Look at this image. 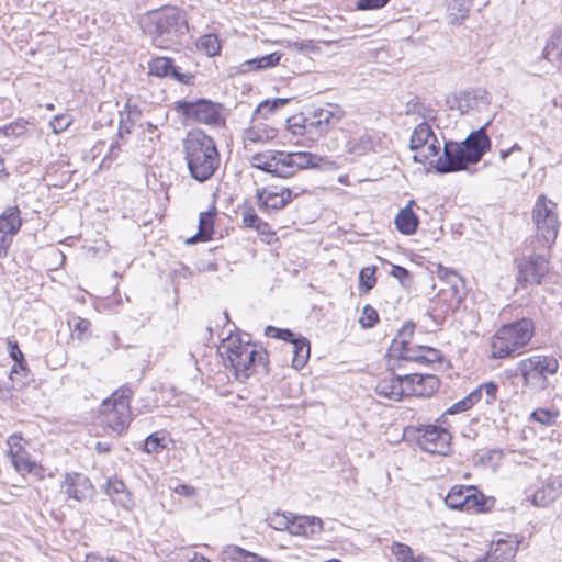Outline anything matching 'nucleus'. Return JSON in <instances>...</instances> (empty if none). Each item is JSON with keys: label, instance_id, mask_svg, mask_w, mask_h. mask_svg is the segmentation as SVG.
Here are the masks:
<instances>
[{"label": "nucleus", "instance_id": "1", "mask_svg": "<svg viewBox=\"0 0 562 562\" xmlns=\"http://www.w3.org/2000/svg\"><path fill=\"white\" fill-rule=\"evenodd\" d=\"M140 26L151 43L161 49L180 45L189 31L184 12L175 7L147 13L140 19Z\"/></svg>", "mask_w": 562, "mask_h": 562}, {"label": "nucleus", "instance_id": "2", "mask_svg": "<svg viewBox=\"0 0 562 562\" xmlns=\"http://www.w3.org/2000/svg\"><path fill=\"white\" fill-rule=\"evenodd\" d=\"M218 351L239 381H245L255 374L259 368L267 370L268 353L257 348L250 341H244L239 335H229L223 339Z\"/></svg>", "mask_w": 562, "mask_h": 562}, {"label": "nucleus", "instance_id": "3", "mask_svg": "<svg viewBox=\"0 0 562 562\" xmlns=\"http://www.w3.org/2000/svg\"><path fill=\"white\" fill-rule=\"evenodd\" d=\"M184 159L189 172L199 182L209 180L220 167V154L214 139L193 131L183 140Z\"/></svg>", "mask_w": 562, "mask_h": 562}, {"label": "nucleus", "instance_id": "4", "mask_svg": "<svg viewBox=\"0 0 562 562\" xmlns=\"http://www.w3.org/2000/svg\"><path fill=\"white\" fill-rule=\"evenodd\" d=\"M535 327L529 318L503 325L491 342V356L503 359L520 353L533 337Z\"/></svg>", "mask_w": 562, "mask_h": 562}, {"label": "nucleus", "instance_id": "5", "mask_svg": "<svg viewBox=\"0 0 562 562\" xmlns=\"http://www.w3.org/2000/svg\"><path fill=\"white\" fill-rule=\"evenodd\" d=\"M132 394V389L124 385L102 402L100 422L109 435L121 436L128 428L132 420L130 406Z\"/></svg>", "mask_w": 562, "mask_h": 562}, {"label": "nucleus", "instance_id": "6", "mask_svg": "<svg viewBox=\"0 0 562 562\" xmlns=\"http://www.w3.org/2000/svg\"><path fill=\"white\" fill-rule=\"evenodd\" d=\"M524 386L533 392L544 391L549 385V376L559 370V361L553 356L533 355L521 359L517 364Z\"/></svg>", "mask_w": 562, "mask_h": 562}, {"label": "nucleus", "instance_id": "7", "mask_svg": "<svg viewBox=\"0 0 562 562\" xmlns=\"http://www.w3.org/2000/svg\"><path fill=\"white\" fill-rule=\"evenodd\" d=\"M532 222L536 227V243L540 247L551 248L560 227L557 204L540 195L532 210Z\"/></svg>", "mask_w": 562, "mask_h": 562}, {"label": "nucleus", "instance_id": "8", "mask_svg": "<svg viewBox=\"0 0 562 562\" xmlns=\"http://www.w3.org/2000/svg\"><path fill=\"white\" fill-rule=\"evenodd\" d=\"M409 149L416 162L434 168L441 151V143L429 122L417 124L411 135Z\"/></svg>", "mask_w": 562, "mask_h": 562}, {"label": "nucleus", "instance_id": "9", "mask_svg": "<svg viewBox=\"0 0 562 562\" xmlns=\"http://www.w3.org/2000/svg\"><path fill=\"white\" fill-rule=\"evenodd\" d=\"M445 503L451 509L483 513L487 510L488 498L473 485H454L448 492Z\"/></svg>", "mask_w": 562, "mask_h": 562}, {"label": "nucleus", "instance_id": "10", "mask_svg": "<svg viewBox=\"0 0 562 562\" xmlns=\"http://www.w3.org/2000/svg\"><path fill=\"white\" fill-rule=\"evenodd\" d=\"M418 447L431 454L447 456L451 451L450 432L437 425H426L418 428Z\"/></svg>", "mask_w": 562, "mask_h": 562}, {"label": "nucleus", "instance_id": "11", "mask_svg": "<svg viewBox=\"0 0 562 562\" xmlns=\"http://www.w3.org/2000/svg\"><path fill=\"white\" fill-rule=\"evenodd\" d=\"M177 110L186 117L195 120L200 123L214 126L224 123V119L221 114V106L211 101L199 100L196 102H178Z\"/></svg>", "mask_w": 562, "mask_h": 562}, {"label": "nucleus", "instance_id": "12", "mask_svg": "<svg viewBox=\"0 0 562 562\" xmlns=\"http://www.w3.org/2000/svg\"><path fill=\"white\" fill-rule=\"evenodd\" d=\"M470 164H476L472 161V158L468 157V151L463 149L461 143L448 142L442 148V155H439L435 164V169L438 172H454L463 170Z\"/></svg>", "mask_w": 562, "mask_h": 562}, {"label": "nucleus", "instance_id": "13", "mask_svg": "<svg viewBox=\"0 0 562 562\" xmlns=\"http://www.w3.org/2000/svg\"><path fill=\"white\" fill-rule=\"evenodd\" d=\"M391 351L400 359L429 364L440 360L437 349L426 346H412L408 340L393 339Z\"/></svg>", "mask_w": 562, "mask_h": 562}, {"label": "nucleus", "instance_id": "14", "mask_svg": "<svg viewBox=\"0 0 562 562\" xmlns=\"http://www.w3.org/2000/svg\"><path fill=\"white\" fill-rule=\"evenodd\" d=\"M516 267L521 283L540 284L549 272V261L541 255L524 256L516 260Z\"/></svg>", "mask_w": 562, "mask_h": 562}, {"label": "nucleus", "instance_id": "15", "mask_svg": "<svg viewBox=\"0 0 562 562\" xmlns=\"http://www.w3.org/2000/svg\"><path fill=\"white\" fill-rule=\"evenodd\" d=\"M323 160L321 156L307 151H282L281 178L291 177L301 169L319 167Z\"/></svg>", "mask_w": 562, "mask_h": 562}, {"label": "nucleus", "instance_id": "16", "mask_svg": "<svg viewBox=\"0 0 562 562\" xmlns=\"http://www.w3.org/2000/svg\"><path fill=\"white\" fill-rule=\"evenodd\" d=\"M22 225L20 211L15 206H10L0 214V257L8 254L13 236L19 232Z\"/></svg>", "mask_w": 562, "mask_h": 562}, {"label": "nucleus", "instance_id": "17", "mask_svg": "<svg viewBox=\"0 0 562 562\" xmlns=\"http://www.w3.org/2000/svg\"><path fill=\"white\" fill-rule=\"evenodd\" d=\"M256 198L261 211H270L283 209L293 199V194L289 188L265 187L257 190Z\"/></svg>", "mask_w": 562, "mask_h": 562}, {"label": "nucleus", "instance_id": "18", "mask_svg": "<svg viewBox=\"0 0 562 562\" xmlns=\"http://www.w3.org/2000/svg\"><path fill=\"white\" fill-rule=\"evenodd\" d=\"M406 386V374L400 376L389 373L378 381L374 391L380 397L391 401H401L404 396H408Z\"/></svg>", "mask_w": 562, "mask_h": 562}, {"label": "nucleus", "instance_id": "19", "mask_svg": "<svg viewBox=\"0 0 562 562\" xmlns=\"http://www.w3.org/2000/svg\"><path fill=\"white\" fill-rule=\"evenodd\" d=\"M562 493V482L560 479H548L532 493L530 501L533 506L547 507L554 503Z\"/></svg>", "mask_w": 562, "mask_h": 562}, {"label": "nucleus", "instance_id": "20", "mask_svg": "<svg viewBox=\"0 0 562 562\" xmlns=\"http://www.w3.org/2000/svg\"><path fill=\"white\" fill-rule=\"evenodd\" d=\"M63 488L69 498L78 502L85 501L92 493L90 480L80 473H67Z\"/></svg>", "mask_w": 562, "mask_h": 562}, {"label": "nucleus", "instance_id": "21", "mask_svg": "<svg viewBox=\"0 0 562 562\" xmlns=\"http://www.w3.org/2000/svg\"><path fill=\"white\" fill-rule=\"evenodd\" d=\"M277 134V130L272 126L254 121L249 127L244 130L243 142L246 148H250L252 145H263L274 139Z\"/></svg>", "mask_w": 562, "mask_h": 562}, {"label": "nucleus", "instance_id": "22", "mask_svg": "<svg viewBox=\"0 0 562 562\" xmlns=\"http://www.w3.org/2000/svg\"><path fill=\"white\" fill-rule=\"evenodd\" d=\"M408 396H428L439 386V380L432 374H406Z\"/></svg>", "mask_w": 562, "mask_h": 562}, {"label": "nucleus", "instance_id": "23", "mask_svg": "<svg viewBox=\"0 0 562 562\" xmlns=\"http://www.w3.org/2000/svg\"><path fill=\"white\" fill-rule=\"evenodd\" d=\"M463 149L468 151V157L472 161H480L486 150L491 147V139L485 132V127H481L472 132L462 143Z\"/></svg>", "mask_w": 562, "mask_h": 562}, {"label": "nucleus", "instance_id": "24", "mask_svg": "<svg viewBox=\"0 0 562 562\" xmlns=\"http://www.w3.org/2000/svg\"><path fill=\"white\" fill-rule=\"evenodd\" d=\"M341 117L342 110L338 105L328 104L314 112L310 125L323 133L329 126L337 124Z\"/></svg>", "mask_w": 562, "mask_h": 562}, {"label": "nucleus", "instance_id": "25", "mask_svg": "<svg viewBox=\"0 0 562 562\" xmlns=\"http://www.w3.org/2000/svg\"><path fill=\"white\" fill-rule=\"evenodd\" d=\"M282 151L257 153L251 156L250 162L254 168L281 177Z\"/></svg>", "mask_w": 562, "mask_h": 562}, {"label": "nucleus", "instance_id": "26", "mask_svg": "<svg viewBox=\"0 0 562 562\" xmlns=\"http://www.w3.org/2000/svg\"><path fill=\"white\" fill-rule=\"evenodd\" d=\"M149 74L157 77H170L180 82L188 83L187 76L175 67L171 58L168 57H156L149 63Z\"/></svg>", "mask_w": 562, "mask_h": 562}, {"label": "nucleus", "instance_id": "27", "mask_svg": "<svg viewBox=\"0 0 562 562\" xmlns=\"http://www.w3.org/2000/svg\"><path fill=\"white\" fill-rule=\"evenodd\" d=\"M519 546L517 536H509L508 539L497 540L487 552L495 562H512Z\"/></svg>", "mask_w": 562, "mask_h": 562}, {"label": "nucleus", "instance_id": "28", "mask_svg": "<svg viewBox=\"0 0 562 562\" xmlns=\"http://www.w3.org/2000/svg\"><path fill=\"white\" fill-rule=\"evenodd\" d=\"M323 522L314 516H292L290 533L308 537L321 532Z\"/></svg>", "mask_w": 562, "mask_h": 562}, {"label": "nucleus", "instance_id": "29", "mask_svg": "<svg viewBox=\"0 0 562 562\" xmlns=\"http://www.w3.org/2000/svg\"><path fill=\"white\" fill-rule=\"evenodd\" d=\"M462 300L459 283H447L440 288L437 302L442 303L443 306L440 311L441 314H446L449 311L457 308Z\"/></svg>", "mask_w": 562, "mask_h": 562}, {"label": "nucleus", "instance_id": "30", "mask_svg": "<svg viewBox=\"0 0 562 562\" xmlns=\"http://www.w3.org/2000/svg\"><path fill=\"white\" fill-rule=\"evenodd\" d=\"M105 493L111 497L112 502L123 508H131L134 505L131 494L126 491L125 484L117 479L109 480Z\"/></svg>", "mask_w": 562, "mask_h": 562}, {"label": "nucleus", "instance_id": "31", "mask_svg": "<svg viewBox=\"0 0 562 562\" xmlns=\"http://www.w3.org/2000/svg\"><path fill=\"white\" fill-rule=\"evenodd\" d=\"M281 54L278 52L261 57L245 60L238 67L240 72L261 71L273 68L279 64Z\"/></svg>", "mask_w": 562, "mask_h": 562}, {"label": "nucleus", "instance_id": "32", "mask_svg": "<svg viewBox=\"0 0 562 562\" xmlns=\"http://www.w3.org/2000/svg\"><path fill=\"white\" fill-rule=\"evenodd\" d=\"M289 352L292 353V367L296 370L302 369L310 358V342L306 338H295L289 345Z\"/></svg>", "mask_w": 562, "mask_h": 562}, {"label": "nucleus", "instance_id": "33", "mask_svg": "<svg viewBox=\"0 0 562 562\" xmlns=\"http://www.w3.org/2000/svg\"><path fill=\"white\" fill-rule=\"evenodd\" d=\"M395 226L396 228L405 235H412L416 232L419 220L416 214L413 212L411 206H406L402 209L396 217H395Z\"/></svg>", "mask_w": 562, "mask_h": 562}, {"label": "nucleus", "instance_id": "34", "mask_svg": "<svg viewBox=\"0 0 562 562\" xmlns=\"http://www.w3.org/2000/svg\"><path fill=\"white\" fill-rule=\"evenodd\" d=\"M471 5V0H448L447 16L449 22L460 24L468 16Z\"/></svg>", "mask_w": 562, "mask_h": 562}, {"label": "nucleus", "instance_id": "35", "mask_svg": "<svg viewBox=\"0 0 562 562\" xmlns=\"http://www.w3.org/2000/svg\"><path fill=\"white\" fill-rule=\"evenodd\" d=\"M391 552L394 554L397 562H432L427 555H414L412 548L402 542H393Z\"/></svg>", "mask_w": 562, "mask_h": 562}, {"label": "nucleus", "instance_id": "36", "mask_svg": "<svg viewBox=\"0 0 562 562\" xmlns=\"http://www.w3.org/2000/svg\"><path fill=\"white\" fill-rule=\"evenodd\" d=\"M214 216L215 213L212 211L203 212L200 214L199 232L195 236L188 239L189 244L194 243L196 240L205 241L211 239V236L213 234Z\"/></svg>", "mask_w": 562, "mask_h": 562}, {"label": "nucleus", "instance_id": "37", "mask_svg": "<svg viewBox=\"0 0 562 562\" xmlns=\"http://www.w3.org/2000/svg\"><path fill=\"white\" fill-rule=\"evenodd\" d=\"M373 149V140L370 135L363 134L350 138L346 144V150L355 156H362Z\"/></svg>", "mask_w": 562, "mask_h": 562}, {"label": "nucleus", "instance_id": "38", "mask_svg": "<svg viewBox=\"0 0 562 562\" xmlns=\"http://www.w3.org/2000/svg\"><path fill=\"white\" fill-rule=\"evenodd\" d=\"M543 55L550 61H562V26L552 35Z\"/></svg>", "mask_w": 562, "mask_h": 562}, {"label": "nucleus", "instance_id": "39", "mask_svg": "<svg viewBox=\"0 0 562 562\" xmlns=\"http://www.w3.org/2000/svg\"><path fill=\"white\" fill-rule=\"evenodd\" d=\"M196 45L199 50L205 53L210 57L218 55L221 50V43L215 34L201 36Z\"/></svg>", "mask_w": 562, "mask_h": 562}, {"label": "nucleus", "instance_id": "40", "mask_svg": "<svg viewBox=\"0 0 562 562\" xmlns=\"http://www.w3.org/2000/svg\"><path fill=\"white\" fill-rule=\"evenodd\" d=\"M11 461L15 470L21 474L33 473L38 469L36 462L31 460L26 450L18 456L12 457Z\"/></svg>", "mask_w": 562, "mask_h": 562}, {"label": "nucleus", "instance_id": "41", "mask_svg": "<svg viewBox=\"0 0 562 562\" xmlns=\"http://www.w3.org/2000/svg\"><path fill=\"white\" fill-rule=\"evenodd\" d=\"M247 552L238 546L228 544L221 551L220 559L222 562H244Z\"/></svg>", "mask_w": 562, "mask_h": 562}, {"label": "nucleus", "instance_id": "42", "mask_svg": "<svg viewBox=\"0 0 562 562\" xmlns=\"http://www.w3.org/2000/svg\"><path fill=\"white\" fill-rule=\"evenodd\" d=\"M375 267L368 266L360 270L359 273V289L364 292L370 291L375 285Z\"/></svg>", "mask_w": 562, "mask_h": 562}, {"label": "nucleus", "instance_id": "43", "mask_svg": "<svg viewBox=\"0 0 562 562\" xmlns=\"http://www.w3.org/2000/svg\"><path fill=\"white\" fill-rule=\"evenodd\" d=\"M498 386L494 382H485L481 384L475 391L471 392V394L476 395V403L485 395V402L491 404L496 398Z\"/></svg>", "mask_w": 562, "mask_h": 562}, {"label": "nucleus", "instance_id": "44", "mask_svg": "<svg viewBox=\"0 0 562 562\" xmlns=\"http://www.w3.org/2000/svg\"><path fill=\"white\" fill-rule=\"evenodd\" d=\"M558 415L557 411L538 408L531 413L530 418L541 425L550 426L555 423Z\"/></svg>", "mask_w": 562, "mask_h": 562}, {"label": "nucleus", "instance_id": "45", "mask_svg": "<svg viewBox=\"0 0 562 562\" xmlns=\"http://www.w3.org/2000/svg\"><path fill=\"white\" fill-rule=\"evenodd\" d=\"M69 325L72 326V330L77 339L83 340L88 337V333L91 327L90 321L76 316L72 321H69Z\"/></svg>", "mask_w": 562, "mask_h": 562}, {"label": "nucleus", "instance_id": "46", "mask_svg": "<svg viewBox=\"0 0 562 562\" xmlns=\"http://www.w3.org/2000/svg\"><path fill=\"white\" fill-rule=\"evenodd\" d=\"M379 321V315L375 308L371 305H366L362 310L359 323L363 328L373 327Z\"/></svg>", "mask_w": 562, "mask_h": 562}, {"label": "nucleus", "instance_id": "47", "mask_svg": "<svg viewBox=\"0 0 562 562\" xmlns=\"http://www.w3.org/2000/svg\"><path fill=\"white\" fill-rule=\"evenodd\" d=\"M8 454L10 458L25 451L26 441L20 435H12L8 438Z\"/></svg>", "mask_w": 562, "mask_h": 562}, {"label": "nucleus", "instance_id": "48", "mask_svg": "<svg viewBox=\"0 0 562 562\" xmlns=\"http://www.w3.org/2000/svg\"><path fill=\"white\" fill-rule=\"evenodd\" d=\"M476 403V395L469 394L465 398L454 403L447 411L446 414L453 415L461 412H465Z\"/></svg>", "mask_w": 562, "mask_h": 562}, {"label": "nucleus", "instance_id": "49", "mask_svg": "<svg viewBox=\"0 0 562 562\" xmlns=\"http://www.w3.org/2000/svg\"><path fill=\"white\" fill-rule=\"evenodd\" d=\"M265 334L269 337L288 341L289 345L295 339L294 334L290 329H281L273 326H267Z\"/></svg>", "mask_w": 562, "mask_h": 562}, {"label": "nucleus", "instance_id": "50", "mask_svg": "<svg viewBox=\"0 0 562 562\" xmlns=\"http://www.w3.org/2000/svg\"><path fill=\"white\" fill-rule=\"evenodd\" d=\"M292 516L285 514H276L270 517V526L277 530H288L290 532Z\"/></svg>", "mask_w": 562, "mask_h": 562}, {"label": "nucleus", "instance_id": "51", "mask_svg": "<svg viewBox=\"0 0 562 562\" xmlns=\"http://www.w3.org/2000/svg\"><path fill=\"white\" fill-rule=\"evenodd\" d=\"M49 124H50V127H52L53 132L55 134H59V133L66 131L70 126L71 119L67 114H59V115H56L50 121Z\"/></svg>", "mask_w": 562, "mask_h": 562}, {"label": "nucleus", "instance_id": "52", "mask_svg": "<svg viewBox=\"0 0 562 562\" xmlns=\"http://www.w3.org/2000/svg\"><path fill=\"white\" fill-rule=\"evenodd\" d=\"M390 274L397 279L402 285H409L412 282L411 272L404 267L392 265Z\"/></svg>", "mask_w": 562, "mask_h": 562}, {"label": "nucleus", "instance_id": "53", "mask_svg": "<svg viewBox=\"0 0 562 562\" xmlns=\"http://www.w3.org/2000/svg\"><path fill=\"white\" fill-rule=\"evenodd\" d=\"M26 125H27V122L18 121V122H14V123H11V124L4 126L3 133L5 134V136L19 137L26 132Z\"/></svg>", "mask_w": 562, "mask_h": 562}, {"label": "nucleus", "instance_id": "54", "mask_svg": "<svg viewBox=\"0 0 562 562\" xmlns=\"http://www.w3.org/2000/svg\"><path fill=\"white\" fill-rule=\"evenodd\" d=\"M437 274L443 281V285H447V283H460L461 282V280L456 271L445 268L442 266L438 267Z\"/></svg>", "mask_w": 562, "mask_h": 562}, {"label": "nucleus", "instance_id": "55", "mask_svg": "<svg viewBox=\"0 0 562 562\" xmlns=\"http://www.w3.org/2000/svg\"><path fill=\"white\" fill-rule=\"evenodd\" d=\"M289 102V99H283V98H276L273 100H265L262 102H260L256 109V113H262L263 111H266L268 109V106H271L273 108V110H278L282 106H284L285 104H288Z\"/></svg>", "mask_w": 562, "mask_h": 562}, {"label": "nucleus", "instance_id": "56", "mask_svg": "<svg viewBox=\"0 0 562 562\" xmlns=\"http://www.w3.org/2000/svg\"><path fill=\"white\" fill-rule=\"evenodd\" d=\"M165 448L164 439L156 435H150L145 441V451L148 453H157L159 450Z\"/></svg>", "mask_w": 562, "mask_h": 562}, {"label": "nucleus", "instance_id": "57", "mask_svg": "<svg viewBox=\"0 0 562 562\" xmlns=\"http://www.w3.org/2000/svg\"><path fill=\"white\" fill-rule=\"evenodd\" d=\"M243 223L246 227L261 229V218L251 209L243 212Z\"/></svg>", "mask_w": 562, "mask_h": 562}, {"label": "nucleus", "instance_id": "58", "mask_svg": "<svg viewBox=\"0 0 562 562\" xmlns=\"http://www.w3.org/2000/svg\"><path fill=\"white\" fill-rule=\"evenodd\" d=\"M390 0H358L357 9L359 10H374L383 8Z\"/></svg>", "mask_w": 562, "mask_h": 562}, {"label": "nucleus", "instance_id": "59", "mask_svg": "<svg viewBox=\"0 0 562 562\" xmlns=\"http://www.w3.org/2000/svg\"><path fill=\"white\" fill-rule=\"evenodd\" d=\"M516 153L519 154V156L522 160L524 159L522 147L518 144H514L510 148L501 149L499 157H501L502 161H505L510 155L516 154Z\"/></svg>", "mask_w": 562, "mask_h": 562}, {"label": "nucleus", "instance_id": "60", "mask_svg": "<svg viewBox=\"0 0 562 562\" xmlns=\"http://www.w3.org/2000/svg\"><path fill=\"white\" fill-rule=\"evenodd\" d=\"M414 334V325L406 324L402 327V329L398 331L396 337L394 339H401V340H408L411 342V339Z\"/></svg>", "mask_w": 562, "mask_h": 562}, {"label": "nucleus", "instance_id": "61", "mask_svg": "<svg viewBox=\"0 0 562 562\" xmlns=\"http://www.w3.org/2000/svg\"><path fill=\"white\" fill-rule=\"evenodd\" d=\"M173 491L179 494V495H182V496H187V497H190V496H193L194 493H195V490L194 487L190 486V485H186V484H179L177 485Z\"/></svg>", "mask_w": 562, "mask_h": 562}, {"label": "nucleus", "instance_id": "62", "mask_svg": "<svg viewBox=\"0 0 562 562\" xmlns=\"http://www.w3.org/2000/svg\"><path fill=\"white\" fill-rule=\"evenodd\" d=\"M121 148L119 146V144L115 142L111 145L110 147V150H109V155L104 157L103 161H102V165H105L108 160H110V162L115 159L120 153Z\"/></svg>", "mask_w": 562, "mask_h": 562}, {"label": "nucleus", "instance_id": "63", "mask_svg": "<svg viewBox=\"0 0 562 562\" xmlns=\"http://www.w3.org/2000/svg\"><path fill=\"white\" fill-rule=\"evenodd\" d=\"M291 46L297 50V52H304L312 49L314 47L312 41H301V42H294L291 44Z\"/></svg>", "mask_w": 562, "mask_h": 562}, {"label": "nucleus", "instance_id": "64", "mask_svg": "<svg viewBox=\"0 0 562 562\" xmlns=\"http://www.w3.org/2000/svg\"><path fill=\"white\" fill-rule=\"evenodd\" d=\"M244 562H270L269 560L248 551Z\"/></svg>", "mask_w": 562, "mask_h": 562}]
</instances>
